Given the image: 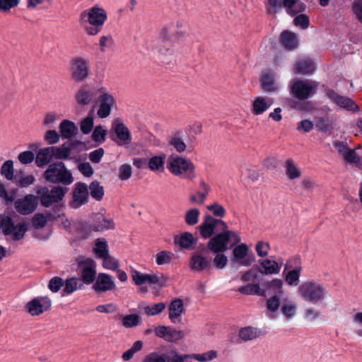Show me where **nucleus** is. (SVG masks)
<instances>
[{"mask_svg": "<svg viewBox=\"0 0 362 362\" xmlns=\"http://www.w3.org/2000/svg\"><path fill=\"white\" fill-rule=\"evenodd\" d=\"M141 317L137 314L125 315L121 317L122 325L126 328H134L141 324Z\"/></svg>", "mask_w": 362, "mask_h": 362, "instance_id": "45", "label": "nucleus"}, {"mask_svg": "<svg viewBox=\"0 0 362 362\" xmlns=\"http://www.w3.org/2000/svg\"><path fill=\"white\" fill-rule=\"evenodd\" d=\"M260 84L262 88L268 93L276 92L280 88V84L276 80L275 74L269 70L262 72Z\"/></svg>", "mask_w": 362, "mask_h": 362, "instance_id": "25", "label": "nucleus"}, {"mask_svg": "<svg viewBox=\"0 0 362 362\" xmlns=\"http://www.w3.org/2000/svg\"><path fill=\"white\" fill-rule=\"evenodd\" d=\"M213 263L217 269H222L227 265L228 258L225 255L219 252L214 258Z\"/></svg>", "mask_w": 362, "mask_h": 362, "instance_id": "63", "label": "nucleus"}, {"mask_svg": "<svg viewBox=\"0 0 362 362\" xmlns=\"http://www.w3.org/2000/svg\"><path fill=\"white\" fill-rule=\"evenodd\" d=\"M284 168L287 177L295 180L300 177L301 170L292 159H288L284 163Z\"/></svg>", "mask_w": 362, "mask_h": 362, "instance_id": "36", "label": "nucleus"}, {"mask_svg": "<svg viewBox=\"0 0 362 362\" xmlns=\"http://www.w3.org/2000/svg\"><path fill=\"white\" fill-rule=\"evenodd\" d=\"M93 252L98 258H102L109 253V247L107 241L104 238H98L93 246Z\"/></svg>", "mask_w": 362, "mask_h": 362, "instance_id": "44", "label": "nucleus"}, {"mask_svg": "<svg viewBox=\"0 0 362 362\" xmlns=\"http://www.w3.org/2000/svg\"><path fill=\"white\" fill-rule=\"evenodd\" d=\"M38 205V198L33 194H27L15 202L16 211L23 215L33 213Z\"/></svg>", "mask_w": 362, "mask_h": 362, "instance_id": "17", "label": "nucleus"}, {"mask_svg": "<svg viewBox=\"0 0 362 362\" xmlns=\"http://www.w3.org/2000/svg\"><path fill=\"white\" fill-rule=\"evenodd\" d=\"M81 280L78 278H70L64 282V295H69L82 286Z\"/></svg>", "mask_w": 362, "mask_h": 362, "instance_id": "40", "label": "nucleus"}, {"mask_svg": "<svg viewBox=\"0 0 362 362\" xmlns=\"http://www.w3.org/2000/svg\"><path fill=\"white\" fill-rule=\"evenodd\" d=\"M100 259L103 261L102 265L105 269L116 271L119 267L118 260L110 253L107 254Z\"/></svg>", "mask_w": 362, "mask_h": 362, "instance_id": "48", "label": "nucleus"}, {"mask_svg": "<svg viewBox=\"0 0 362 362\" xmlns=\"http://www.w3.org/2000/svg\"><path fill=\"white\" fill-rule=\"evenodd\" d=\"M88 200V187L86 184L77 182L73 191L71 207L78 209L87 203Z\"/></svg>", "mask_w": 362, "mask_h": 362, "instance_id": "18", "label": "nucleus"}, {"mask_svg": "<svg viewBox=\"0 0 362 362\" xmlns=\"http://www.w3.org/2000/svg\"><path fill=\"white\" fill-rule=\"evenodd\" d=\"M107 130L103 126L98 125L95 127L92 133V139L94 141L99 144L105 140Z\"/></svg>", "mask_w": 362, "mask_h": 362, "instance_id": "55", "label": "nucleus"}, {"mask_svg": "<svg viewBox=\"0 0 362 362\" xmlns=\"http://www.w3.org/2000/svg\"><path fill=\"white\" fill-rule=\"evenodd\" d=\"M266 293H272L266 302L267 315L271 319L276 317L281 305V297L284 294V283L280 279H274L264 284Z\"/></svg>", "mask_w": 362, "mask_h": 362, "instance_id": "4", "label": "nucleus"}, {"mask_svg": "<svg viewBox=\"0 0 362 362\" xmlns=\"http://www.w3.org/2000/svg\"><path fill=\"white\" fill-rule=\"evenodd\" d=\"M281 258L275 260L272 258L263 259L259 261L260 266V272L265 275H272L279 274L283 265Z\"/></svg>", "mask_w": 362, "mask_h": 362, "instance_id": "22", "label": "nucleus"}, {"mask_svg": "<svg viewBox=\"0 0 362 362\" xmlns=\"http://www.w3.org/2000/svg\"><path fill=\"white\" fill-rule=\"evenodd\" d=\"M221 230L222 232L215 235L207 243L208 248L214 253L224 252L241 241L238 232L228 228Z\"/></svg>", "mask_w": 362, "mask_h": 362, "instance_id": "3", "label": "nucleus"}, {"mask_svg": "<svg viewBox=\"0 0 362 362\" xmlns=\"http://www.w3.org/2000/svg\"><path fill=\"white\" fill-rule=\"evenodd\" d=\"M325 92L330 101L339 107L351 111L358 110V105L350 98L339 95L334 90L329 88L326 89Z\"/></svg>", "mask_w": 362, "mask_h": 362, "instance_id": "19", "label": "nucleus"}, {"mask_svg": "<svg viewBox=\"0 0 362 362\" xmlns=\"http://www.w3.org/2000/svg\"><path fill=\"white\" fill-rule=\"evenodd\" d=\"M59 129L60 135L64 139L71 138L77 130L75 123L68 119L63 120L60 123Z\"/></svg>", "mask_w": 362, "mask_h": 362, "instance_id": "34", "label": "nucleus"}, {"mask_svg": "<svg viewBox=\"0 0 362 362\" xmlns=\"http://www.w3.org/2000/svg\"><path fill=\"white\" fill-rule=\"evenodd\" d=\"M165 308V304L158 303L152 305H146L144 308V313L150 316L156 315L163 312Z\"/></svg>", "mask_w": 362, "mask_h": 362, "instance_id": "56", "label": "nucleus"}, {"mask_svg": "<svg viewBox=\"0 0 362 362\" xmlns=\"http://www.w3.org/2000/svg\"><path fill=\"white\" fill-rule=\"evenodd\" d=\"M169 318L172 322L176 324L180 322V317L184 314L183 300L180 298L174 299L171 301L168 307Z\"/></svg>", "mask_w": 362, "mask_h": 362, "instance_id": "28", "label": "nucleus"}, {"mask_svg": "<svg viewBox=\"0 0 362 362\" xmlns=\"http://www.w3.org/2000/svg\"><path fill=\"white\" fill-rule=\"evenodd\" d=\"M297 304L288 297L283 298L281 301L280 310L282 315L288 320L295 317L297 313Z\"/></svg>", "mask_w": 362, "mask_h": 362, "instance_id": "29", "label": "nucleus"}, {"mask_svg": "<svg viewBox=\"0 0 362 362\" xmlns=\"http://www.w3.org/2000/svg\"><path fill=\"white\" fill-rule=\"evenodd\" d=\"M318 83L312 80H293L290 83L291 93L299 100L313 96L318 88Z\"/></svg>", "mask_w": 362, "mask_h": 362, "instance_id": "9", "label": "nucleus"}, {"mask_svg": "<svg viewBox=\"0 0 362 362\" xmlns=\"http://www.w3.org/2000/svg\"><path fill=\"white\" fill-rule=\"evenodd\" d=\"M211 267V259L202 252L194 253L189 260V268L197 272L209 270Z\"/></svg>", "mask_w": 362, "mask_h": 362, "instance_id": "23", "label": "nucleus"}, {"mask_svg": "<svg viewBox=\"0 0 362 362\" xmlns=\"http://www.w3.org/2000/svg\"><path fill=\"white\" fill-rule=\"evenodd\" d=\"M255 251L258 257L264 258L268 256L270 250V245L268 242L259 240L255 247Z\"/></svg>", "mask_w": 362, "mask_h": 362, "instance_id": "54", "label": "nucleus"}, {"mask_svg": "<svg viewBox=\"0 0 362 362\" xmlns=\"http://www.w3.org/2000/svg\"><path fill=\"white\" fill-rule=\"evenodd\" d=\"M89 189L90 195L93 199L98 201L103 199L104 195V189L98 181H93L89 185Z\"/></svg>", "mask_w": 362, "mask_h": 362, "instance_id": "51", "label": "nucleus"}, {"mask_svg": "<svg viewBox=\"0 0 362 362\" xmlns=\"http://www.w3.org/2000/svg\"><path fill=\"white\" fill-rule=\"evenodd\" d=\"M165 155L154 156L149 158L148 165L152 171H163Z\"/></svg>", "mask_w": 362, "mask_h": 362, "instance_id": "41", "label": "nucleus"}, {"mask_svg": "<svg viewBox=\"0 0 362 362\" xmlns=\"http://www.w3.org/2000/svg\"><path fill=\"white\" fill-rule=\"evenodd\" d=\"M157 337L163 338L168 341H175L185 337V332L180 329L166 326H158L154 329Z\"/></svg>", "mask_w": 362, "mask_h": 362, "instance_id": "20", "label": "nucleus"}, {"mask_svg": "<svg viewBox=\"0 0 362 362\" xmlns=\"http://www.w3.org/2000/svg\"><path fill=\"white\" fill-rule=\"evenodd\" d=\"M114 44V40L110 35H103L99 38V48L101 52H106L110 50Z\"/></svg>", "mask_w": 362, "mask_h": 362, "instance_id": "53", "label": "nucleus"}, {"mask_svg": "<svg viewBox=\"0 0 362 362\" xmlns=\"http://www.w3.org/2000/svg\"><path fill=\"white\" fill-rule=\"evenodd\" d=\"M298 293L304 301L316 305L323 301L327 291L322 284L312 280L303 283Z\"/></svg>", "mask_w": 362, "mask_h": 362, "instance_id": "6", "label": "nucleus"}, {"mask_svg": "<svg viewBox=\"0 0 362 362\" xmlns=\"http://www.w3.org/2000/svg\"><path fill=\"white\" fill-rule=\"evenodd\" d=\"M44 178L49 182L69 185L74 182L71 173L62 162L50 164L44 173Z\"/></svg>", "mask_w": 362, "mask_h": 362, "instance_id": "8", "label": "nucleus"}, {"mask_svg": "<svg viewBox=\"0 0 362 362\" xmlns=\"http://www.w3.org/2000/svg\"><path fill=\"white\" fill-rule=\"evenodd\" d=\"M1 174L8 180H11L13 177V163L11 160H6L1 168Z\"/></svg>", "mask_w": 362, "mask_h": 362, "instance_id": "57", "label": "nucleus"}, {"mask_svg": "<svg viewBox=\"0 0 362 362\" xmlns=\"http://www.w3.org/2000/svg\"><path fill=\"white\" fill-rule=\"evenodd\" d=\"M99 224L93 226V230L99 231L103 230L111 229L114 228V223L112 219L106 218L103 216L98 218Z\"/></svg>", "mask_w": 362, "mask_h": 362, "instance_id": "58", "label": "nucleus"}, {"mask_svg": "<svg viewBox=\"0 0 362 362\" xmlns=\"http://www.w3.org/2000/svg\"><path fill=\"white\" fill-rule=\"evenodd\" d=\"M57 216L49 214L45 216L42 214H37L33 218V225L36 228H40L44 227L48 221L55 220Z\"/></svg>", "mask_w": 362, "mask_h": 362, "instance_id": "50", "label": "nucleus"}, {"mask_svg": "<svg viewBox=\"0 0 362 362\" xmlns=\"http://www.w3.org/2000/svg\"><path fill=\"white\" fill-rule=\"evenodd\" d=\"M116 287L113 277L105 273H100L95 279L93 288L96 292L112 291Z\"/></svg>", "mask_w": 362, "mask_h": 362, "instance_id": "24", "label": "nucleus"}, {"mask_svg": "<svg viewBox=\"0 0 362 362\" xmlns=\"http://www.w3.org/2000/svg\"><path fill=\"white\" fill-rule=\"evenodd\" d=\"M200 211L197 208H191L185 213V223L189 226H194L199 222Z\"/></svg>", "mask_w": 362, "mask_h": 362, "instance_id": "49", "label": "nucleus"}, {"mask_svg": "<svg viewBox=\"0 0 362 362\" xmlns=\"http://www.w3.org/2000/svg\"><path fill=\"white\" fill-rule=\"evenodd\" d=\"M81 275L85 284L93 283L96 277V263L91 259H86L80 264Z\"/></svg>", "mask_w": 362, "mask_h": 362, "instance_id": "21", "label": "nucleus"}, {"mask_svg": "<svg viewBox=\"0 0 362 362\" xmlns=\"http://www.w3.org/2000/svg\"><path fill=\"white\" fill-rule=\"evenodd\" d=\"M174 258V254L168 250H161L156 256V263L158 266L169 264Z\"/></svg>", "mask_w": 362, "mask_h": 362, "instance_id": "46", "label": "nucleus"}, {"mask_svg": "<svg viewBox=\"0 0 362 362\" xmlns=\"http://www.w3.org/2000/svg\"><path fill=\"white\" fill-rule=\"evenodd\" d=\"M95 94L98 95V109L97 115L104 119L110 116L112 109L117 108V100L112 93L106 87L98 86L95 88Z\"/></svg>", "mask_w": 362, "mask_h": 362, "instance_id": "7", "label": "nucleus"}, {"mask_svg": "<svg viewBox=\"0 0 362 362\" xmlns=\"http://www.w3.org/2000/svg\"><path fill=\"white\" fill-rule=\"evenodd\" d=\"M52 300L45 296H36L25 305L26 312L31 316H38L50 309Z\"/></svg>", "mask_w": 362, "mask_h": 362, "instance_id": "14", "label": "nucleus"}, {"mask_svg": "<svg viewBox=\"0 0 362 362\" xmlns=\"http://www.w3.org/2000/svg\"><path fill=\"white\" fill-rule=\"evenodd\" d=\"M302 271L301 266H297L289 271L285 276V281L289 286H297L299 283V278Z\"/></svg>", "mask_w": 362, "mask_h": 362, "instance_id": "47", "label": "nucleus"}, {"mask_svg": "<svg viewBox=\"0 0 362 362\" xmlns=\"http://www.w3.org/2000/svg\"><path fill=\"white\" fill-rule=\"evenodd\" d=\"M281 42L287 49H293L297 47L298 44L297 35L288 30H285L281 34Z\"/></svg>", "mask_w": 362, "mask_h": 362, "instance_id": "33", "label": "nucleus"}, {"mask_svg": "<svg viewBox=\"0 0 362 362\" xmlns=\"http://www.w3.org/2000/svg\"><path fill=\"white\" fill-rule=\"evenodd\" d=\"M175 243L182 248L189 249L196 243V240L191 233L185 232L175 237Z\"/></svg>", "mask_w": 362, "mask_h": 362, "instance_id": "35", "label": "nucleus"}, {"mask_svg": "<svg viewBox=\"0 0 362 362\" xmlns=\"http://www.w3.org/2000/svg\"><path fill=\"white\" fill-rule=\"evenodd\" d=\"M166 362H184V361L187 358H189V354H178L175 351H171L165 356Z\"/></svg>", "mask_w": 362, "mask_h": 362, "instance_id": "64", "label": "nucleus"}, {"mask_svg": "<svg viewBox=\"0 0 362 362\" xmlns=\"http://www.w3.org/2000/svg\"><path fill=\"white\" fill-rule=\"evenodd\" d=\"M238 291L245 295L266 296V291L261 289L258 284H248L238 288Z\"/></svg>", "mask_w": 362, "mask_h": 362, "instance_id": "38", "label": "nucleus"}, {"mask_svg": "<svg viewBox=\"0 0 362 362\" xmlns=\"http://www.w3.org/2000/svg\"><path fill=\"white\" fill-rule=\"evenodd\" d=\"M69 72L74 81L81 82L90 73V60L86 57H76L70 61Z\"/></svg>", "mask_w": 362, "mask_h": 362, "instance_id": "10", "label": "nucleus"}, {"mask_svg": "<svg viewBox=\"0 0 362 362\" xmlns=\"http://www.w3.org/2000/svg\"><path fill=\"white\" fill-rule=\"evenodd\" d=\"M66 192V188L60 186L54 187L51 190L46 187H40L36 191L42 205L46 207L62 201Z\"/></svg>", "mask_w": 362, "mask_h": 362, "instance_id": "11", "label": "nucleus"}, {"mask_svg": "<svg viewBox=\"0 0 362 362\" xmlns=\"http://www.w3.org/2000/svg\"><path fill=\"white\" fill-rule=\"evenodd\" d=\"M132 168L129 164H122L119 168V178L122 180H127L132 176Z\"/></svg>", "mask_w": 362, "mask_h": 362, "instance_id": "60", "label": "nucleus"}, {"mask_svg": "<svg viewBox=\"0 0 362 362\" xmlns=\"http://www.w3.org/2000/svg\"><path fill=\"white\" fill-rule=\"evenodd\" d=\"M115 137L112 140L120 146H128L132 142V135L128 127L120 120L115 119L112 125Z\"/></svg>", "mask_w": 362, "mask_h": 362, "instance_id": "15", "label": "nucleus"}, {"mask_svg": "<svg viewBox=\"0 0 362 362\" xmlns=\"http://www.w3.org/2000/svg\"><path fill=\"white\" fill-rule=\"evenodd\" d=\"M227 229V224L221 219H216L210 215L205 216L204 221L199 226V231L202 238L206 239L210 238L217 228Z\"/></svg>", "mask_w": 362, "mask_h": 362, "instance_id": "16", "label": "nucleus"}, {"mask_svg": "<svg viewBox=\"0 0 362 362\" xmlns=\"http://www.w3.org/2000/svg\"><path fill=\"white\" fill-rule=\"evenodd\" d=\"M167 168L176 176L188 180H193L196 177L194 163L189 159L178 155H172L168 158Z\"/></svg>", "mask_w": 362, "mask_h": 362, "instance_id": "5", "label": "nucleus"}, {"mask_svg": "<svg viewBox=\"0 0 362 362\" xmlns=\"http://www.w3.org/2000/svg\"><path fill=\"white\" fill-rule=\"evenodd\" d=\"M260 335V331L253 327H245L241 328L239 331L238 336L243 341L253 340Z\"/></svg>", "mask_w": 362, "mask_h": 362, "instance_id": "39", "label": "nucleus"}, {"mask_svg": "<svg viewBox=\"0 0 362 362\" xmlns=\"http://www.w3.org/2000/svg\"><path fill=\"white\" fill-rule=\"evenodd\" d=\"M170 143L180 153L183 152L186 148L184 141L177 135L171 137Z\"/></svg>", "mask_w": 362, "mask_h": 362, "instance_id": "62", "label": "nucleus"}, {"mask_svg": "<svg viewBox=\"0 0 362 362\" xmlns=\"http://www.w3.org/2000/svg\"><path fill=\"white\" fill-rule=\"evenodd\" d=\"M282 6L287 13L291 16L301 13L306 8L305 4L300 0H283Z\"/></svg>", "mask_w": 362, "mask_h": 362, "instance_id": "31", "label": "nucleus"}, {"mask_svg": "<svg viewBox=\"0 0 362 362\" xmlns=\"http://www.w3.org/2000/svg\"><path fill=\"white\" fill-rule=\"evenodd\" d=\"M315 69V63L310 58L298 59L294 65V72L297 74H310Z\"/></svg>", "mask_w": 362, "mask_h": 362, "instance_id": "30", "label": "nucleus"}, {"mask_svg": "<svg viewBox=\"0 0 362 362\" xmlns=\"http://www.w3.org/2000/svg\"><path fill=\"white\" fill-rule=\"evenodd\" d=\"M95 95H96L95 88L92 90L88 86H83L77 91L75 100L77 105L81 106H87L93 102Z\"/></svg>", "mask_w": 362, "mask_h": 362, "instance_id": "27", "label": "nucleus"}, {"mask_svg": "<svg viewBox=\"0 0 362 362\" xmlns=\"http://www.w3.org/2000/svg\"><path fill=\"white\" fill-rule=\"evenodd\" d=\"M233 250L231 262L236 265L250 267L254 262V256L245 243H240Z\"/></svg>", "mask_w": 362, "mask_h": 362, "instance_id": "13", "label": "nucleus"}, {"mask_svg": "<svg viewBox=\"0 0 362 362\" xmlns=\"http://www.w3.org/2000/svg\"><path fill=\"white\" fill-rule=\"evenodd\" d=\"M107 18L106 11L98 5L85 10L80 15L83 29L90 36L97 35L102 30Z\"/></svg>", "mask_w": 362, "mask_h": 362, "instance_id": "1", "label": "nucleus"}, {"mask_svg": "<svg viewBox=\"0 0 362 362\" xmlns=\"http://www.w3.org/2000/svg\"><path fill=\"white\" fill-rule=\"evenodd\" d=\"M206 208L216 216L223 218L226 214V209L224 207L218 203H214L213 204L208 205Z\"/></svg>", "mask_w": 362, "mask_h": 362, "instance_id": "61", "label": "nucleus"}, {"mask_svg": "<svg viewBox=\"0 0 362 362\" xmlns=\"http://www.w3.org/2000/svg\"><path fill=\"white\" fill-rule=\"evenodd\" d=\"M273 104V100L266 96L256 97L252 104L251 112L254 115H259L269 110Z\"/></svg>", "mask_w": 362, "mask_h": 362, "instance_id": "26", "label": "nucleus"}, {"mask_svg": "<svg viewBox=\"0 0 362 362\" xmlns=\"http://www.w3.org/2000/svg\"><path fill=\"white\" fill-rule=\"evenodd\" d=\"M360 148L358 146L354 149H349L343 158L346 162L362 168V158L356 153V151Z\"/></svg>", "mask_w": 362, "mask_h": 362, "instance_id": "43", "label": "nucleus"}, {"mask_svg": "<svg viewBox=\"0 0 362 362\" xmlns=\"http://www.w3.org/2000/svg\"><path fill=\"white\" fill-rule=\"evenodd\" d=\"M189 355V358L194 359L199 362H210L218 357V351L216 350H209L206 352Z\"/></svg>", "mask_w": 362, "mask_h": 362, "instance_id": "42", "label": "nucleus"}, {"mask_svg": "<svg viewBox=\"0 0 362 362\" xmlns=\"http://www.w3.org/2000/svg\"><path fill=\"white\" fill-rule=\"evenodd\" d=\"M54 157L57 159H67L71 154V148L66 145H62L59 147L52 146Z\"/></svg>", "mask_w": 362, "mask_h": 362, "instance_id": "52", "label": "nucleus"}, {"mask_svg": "<svg viewBox=\"0 0 362 362\" xmlns=\"http://www.w3.org/2000/svg\"><path fill=\"white\" fill-rule=\"evenodd\" d=\"M1 229L5 235H11V239L15 241L23 239L27 231L25 223L14 226L12 218L8 216H0Z\"/></svg>", "mask_w": 362, "mask_h": 362, "instance_id": "12", "label": "nucleus"}, {"mask_svg": "<svg viewBox=\"0 0 362 362\" xmlns=\"http://www.w3.org/2000/svg\"><path fill=\"white\" fill-rule=\"evenodd\" d=\"M199 185L202 191L198 192L199 199H197L195 194H191L189 196V201L193 204L202 205L204 203L208 195L209 187L204 180L200 181Z\"/></svg>", "mask_w": 362, "mask_h": 362, "instance_id": "37", "label": "nucleus"}, {"mask_svg": "<svg viewBox=\"0 0 362 362\" xmlns=\"http://www.w3.org/2000/svg\"><path fill=\"white\" fill-rule=\"evenodd\" d=\"M132 281L137 286H139V292L141 294H146L148 288L144 284H148L151 287L152 293L158 296L160 295V289L165 285V280L162 274L153 272L146 274L137 270L131 272Z\"/></svg>", "mask_w": 362, "mask_h": 362, "instance_id": "2", "label": "nucleus"}, {"mask_svg": "<svg viewBox=\"0 0 362 362\" xmlns=\"http://www.w3.org/2000/svg\"><path fill=\"white\" fill-rule=\"evenodd\" d=\"M54 157V152L52 147H46L41 148L35 159L36 165L38 167H43L47 165Z\"/></svg>", "mask_w": 362, "mask_h": 362, "instance_id": "32", "label": "nucleus"}, {"mask_svg": "<svg viewBox=\"0 0 362 362\" xmlns=\"http://www.w3.org/2000/svg\"><path fill=\"white\" fill-rule=\"evenodd\" d=\"M94 120L92 115H88L81 122V131L84 134H89L93 128Z\"/></svg>", "mask_w": 362, "mask_h": 362, "instance_id": "59", "label": "nucleus"}]
</instances>
